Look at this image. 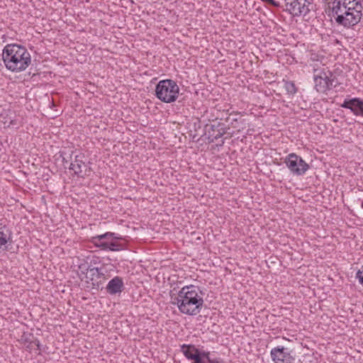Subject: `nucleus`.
I'll return each mask as SVG.
<instances>
[{
  "label": "nucleus",
  "mask_w": 363,
  "mask_h": 363,
  "mask_svg": "<svg viewBox=\"0 0 363 363\" xmlns=\"http://www.w3.org/2000/svg\"><path fill=\"white\" fill-rule=\"evenodd\" d=\"M270 355L274 363H292L294 360L289 349L283 346H277L272 349Z\"/></svg>",
  "instance_id": "10"
},
{
  "label": "nucleus",
  "mask_w": 363,
  "mask_h": 363,
  "mask_svg": "<svg viewBox=\"0 0 363 363\" xmlns=\"http://www.w3.org/2000/svg\"><path fill=\"white\" fill-rule=\"evenodd\" d=\"M199 355L203 359L206 361L208 363H222V360L218 358L211 359L210 357V352L204 350H199Z\"/></svg>",
  "instance_id": "19"
},
{
  "label": "nucleus",
  "mask_w": 363,
  "mask_h": 363,
  "mask_svg": "<svg viewBox=\"0 0 363 363\" xmlns=\"http://www.w3.org/2000/svg\"><path fill=\"white\" fill-rule=\"evenodd\" d=\"M356 278L359 280V284L363 286V266L362 269L358 270L357 272Z\"/></svg>",
  "instance_id": "23"
},
{
  "label": "nucleus",
  "mask_w": 363,
  "mask_h": 363,
  "mask_svg": "<svg viewBox=\"0 0 363 363\" xmlns=\"http://www.w3.org/2000/svg\"><path fill=\"white\" fill-rule=\"evenodd\" d=\"M309 0H291L286 1L283 9L294 16H306L311 11Z\"/></svg>",
  "instance_id": "7"
},
{
  "label": "nucleus",
  "mask_w": 363,
  "mask_h": 363,
  "mask_svg": "<svg viewBox=\"0 0 363 363\" xmlns=\"http://www.w3.org/2000/svg\"><path fill=\"white\" fill-rule=\"evenodd\" d=\"M73 151H71V153H69V160H72V155L73 154Z\"/></svg>",
  "instance_id": "31"
},
{
  "label": "nucleus",
  "mask_w": 363,
  "mask_h": 363,
  "mask_svg": "<svg viewBox=\"0 0 363 363\" xmlns=\"http://www.w3.org/2000/svg\"><path fill=\"white\" fill-rule=\"evenodd\" d=\"M224 143H225V140H224V139H223V140H221V143L220 144V146H222V145L224 144Z\"/></svg>",
  "instance_id": "30"
},
{
  "label": "nucleus",
  "mask_w": 363,
  "mask_h": 363,
  "mask_svg": "<svg viewBox=\"0 0 363 363\" xmlns=\"http://www.w3.org/2000/svg\"><path fill=\"white\" fill-rule=\"evenodd\" d=\"M263 2L267 3L269 5H272L274 7H279L280 3L279 1L274 0H261Z\"/></svg>",
  "instance_id": "26"
},
{
  "label": "nucleus",
  "mask_w": 363,
  "mask_h": 363,
  "mask_svg": "<svg viewBox=\"0 0 363 363\" xmlns=\"http://www.w3.org/2000/svg\"><path fill=\"white\" fill-rule=\"evenodd\" d=\"M225 121L228 123L230 128L235 129L237 132L240 133L247 127V124L242 115L239 112H233L229 114L225 118Z\"/></svg>",
  "instance_id": "11"
},
{
  "label": "nucleus",
  "mask_w": 363,
  "mask_h": 363,
  "mask_svg": "<svg viewBox=\"0 0 363 363\" xmlns=\"http://www.w3.org/2000/svg\"><path fill=\"white\" fill-rule=\"evenodd\" d=\"M285 2L288 1V0H284Z\"/></svg>",
  "instance_id": "33"
},
{
  "label": "nucleus",
  "mask_w": 363,
  "mask_h": 363,
  "mask_svg": "<svg viewBox=\"0 0 363 363\" xmlns=\"http://www.w3.org/2000/svg\"><path fill=\"white\" fill-rule=\"evenodd\" d=\"M118 238L113 233H106L102 235H99L93 238V242L96 246V242H106L107 240H113V239H118Z\"/></svg>",
  "instance_id": "17"
},
{
  "label": "nucleus",
  "mask_w": 363,
  "mask_h": 363,
  "mask_svg": "<svg viewBox=\"0 0 363 363\" xmlns=\"http://www.w3.org/2000/svg\"><path fill=\"white\" fill-rule=\"evenodd\" d=\"M205 129V135H207L206 138L208 143H213L216 140L220 138L226 133H228L230 135V138H231L234 133V132H228L230 130L229 125H226L224 123L216 120L213 124H207Z\"/></svg>",
  "instance_id": "5"
},
{
  "label": "nucleus",
  "mask_w": 363,
  "mask_h": 363,
  "mask_svg": "<svg viewBox=\"0 0 363 363\" xmlns=\"http://www.w3.org/2000/svg\"><path fill=\"white\" fill-rule=\"evenodd\" d=\"M179 87L172 79L160 80L155 88V96L164 103L175 101L179 96Z\"/></svg>",
  "instance_id": "4"
},
{
  "label": "nucleus",
  "mask_w": 363,
  "mask_h": 363,
  "mask_svg": "<svg viewBox=\"0 0 363 363\" xmlns=\"http://www.w3.org/2000/svg\"><path fill=\"white\" fill-rule=\"evenodd\" d=\"M181 352L186 359L191 360L199 352V350L194 345L184 344L181 346Z\"/></svg>",
  "instance_id": "15"
},
{
  "label": "nucleus",
  "mask_w": 363,
  "mask_h": 363,
  "mask_svg": "<svg viewBox=\"0 0 363 363\" xmlns=\"http://www.w3.org/2000/svg\"><path fill=\"white\" fill-rule=\"evenodd\" d=\"M106 279V274L102 272L101 269L93 267L90 269L89 279L91 281L93 288L99 289L104 284Z\"/></svg>",
  "instance_id": "13"
},
{
  "label": "nucleus",
  "mask_w": 363,
  "mask_h": 363,
  "mask_svg": "<svg viewBox=\"0 0 363 363\" xmlns=\"http://www.w3.org/2000/svg\"><path fill=\"white\" fill-rule=\"evenodd\" d=\"M85 156L84 154L77 155L74 160L70 163L69 169L74 171V175L78 177L84 178L89 175L91 168L88 167L84 162Z\"/></svg>",
  "instance_id": "9"
},
{
  "label": "nucleus",
  "mask_w": 363,
  "mask_h": 363,
  "mask_svg": "<svg viewBox=\"0 0 363 363\" xmlns=\"http://www.w3.org/2000/svg\"><path fill=\"white\" fill-rule=\"evenodd\" d=\"M96 246L103 250L111 251L118 250L120 248V245L113 240H107L106 242H96Z\"/></svg>",
  "instance_id": "18"
},
{
  "label": "nucleus",
  "mask_w": 363,
  "mask_h": 363,
  "mask_svg": "<svg viewBox=\"0 0 363 363\" xmlns=\"http://www.w3.org/2000/svg\"><path fill=\"white\" fill-rule=\"evenodd\" d=\"M328 76L325 72H321L320 75H314L315 89L318 92L326 93L328 90L335 87L337 84H333L336 78L331 72Z\"/></svg>",
  "instance_id": "8"
},
{
  "label": "nucleus",
  "mask_w": 363,
  "mask_h": 363,
  "mask_svg": "<svg viewBox=\"0 0 363 363\" xmlns=\"http://www.w3.org/2000/svg\"><path fill=\"white\" fill-rule=\"evenodd\" d=\"M66 154H67V153H66L65 152H62L61 153V156L62 157V163H63L64 164H65L68 163V162H69V159H68V158H66V157L64 156V155H66Z\"/></svg>",
  "instance_id": "28"
},
{
  "label": "nucleus",
  "mask_w": 363,
  "mask_h": 363,
  "mask_svg": "<svg viewBox=\"0 0 363 363\" xmlns=\"http://www.w3.org/2000/svg\"><path fill=\"white\" fill-rule=\"evenodd\" d=\"M362 1H357L345 5L340 4L333 6L332 12L338 26L346 28H352L357 25L362 18Z\"/></svg>",
  "instance_id": "2"
},
{
  "label": "nucleus",
  "mask_w": 363,
  "mask_h": 363,
  "mask_svg": "<svg viewBox=\"0 0 363 363\" xmlns=\"http://www.w3.org/2000/svg\"><path fill=\"white\" fill-rule=\"evenodd\" d=\"M204 293L199 286L194 285L182 287L174 298L180 313L188 315H196L200 313L203 306Z\"/></svg>",
  "instance_id": "1"
},
{
  "label": "nucleus",
  "mask_w": 363,
  "mask_h": 363,
  "mask_svg": "<svg viewBox=\"0 0 363 363\" xmlns=\"http://www.w3.org/2000/svg\"><path fill=\"white\" fill-rule=\"evenodd\" d=\"M9 234V230L5 225H0V249H7L6 245L10 239Z\"/></svg>",
  "instance_id": "16"
},
{
  "label": "nucleus",
  "mask_w": 363,
  "mask_h": 363,
  "mask_svg": "<svg viewBox=\"0 0 363 363\" xmlns=\"http://www.w3.org/2000/svg\"><path fill=\"white\" fill-rule=\"evenodd\" d=\"M106 291L110 295L120 294L124 289L123 279L120 277H115L110 280L106 287Z\"/></svg>",
  "instance_id": "14"
},
{
  "label": "nucleus",
  "mask_w": 363,
  "mask_h": 363,
  "mask_svg": "<svg viewBox=\"0 0 363 363\" xmlns=\"http://www.w3.org/2000/svg\"><path fill=\"white\" fill-rule=\"evenodd\" d=\"M78 268L82 274L86 275V277L89 278L87 277V274H88V272L90 273V269H91V268H90L89 263L84 261L83 262H82L79 264Z\"/></svg>",
  "instance_id": "21"
},
{
  "label": "nucleus",
  "mask_w": 363,
  "mask_h": 363,
  "mask_svg": "<svg viewBox=\"0 0 363 363\" xmlns=\"http://www.w3.org/2000/svg\"><path fill=\"white\" fill-rule=\"evenodd\" d=\"M26 342L28 345H26V349L29 351L35 350V345L33 343V340H28L26 339Z\"/></svg>",
  "instance_id": "25"
},
{
  "label": "nucleus",
  "mask_w": 363,
  "mask_h": 363,
  "mask_svg": "<svg viewBox=\"0 0 363 363\" xmlns=\"http://www.w3.org/2000/svg\"><path fill=\"white\" fill-rule=\"evenodd\" d=\"M17 125L16 120H11L9 122L8 126L10 127V126H14V125Z\"/></svg>",
  "instance_id": "29"
},
{
  "label": "nucleus",
  "mask_w": 363,
  "mask_h": 363,
  "mask_svg": "<svg viewBox=\"0 0 363 363\" xmlns=\"http://www.w3.org/2000/svg\"><path fill=\"white\" fill-rule=\"evenodd\" d=\"M362 207L363 208V201L362 202Z\"/></svg>",
  "instance_id": "32"
},
{
  "label": "nucleus",
  "mask_w": 363,
  "mask_h": 363,
  "mask_svg": "<svg viewBox=\"0 0 363 363\" xmlns=\"http://www.w3.org/2000/svg\"><path fill=\"white\" fill-rule=\"evenodd\" d=\"M284 163L291 171V172L296 176L303 175L309 169V165L295 153L289 154L285 159Z\"/></svg>",
  "instance_id": "6"
},
{
  "label": "nucleus",
  "mask_w": 363,
  "mask_h": 363,
  "mask_svg": "<svg viewBox=\"0 0 363 363\" xmlns=\"http://www.w3.org/2000/svg\"><path fill=\"white\" fill-rule=\"evenodd\" d=\"M357 1H362L361 0H334L333 1V6L337 5V2H339L340 4L345 5L347 3H354Z\"/></svg>",
  "instance_id": "22"
},
{
  "label": "nucleus",
  "mask_w": 363,
  "mask_h": 363,
  "mask_svg": "<svg viewBox=\"0 0 363 363\" xmlns=\"http://www.w3.org/2000/svg\"><path fill=\"white\" fill-rule=\"evenodd\" d=\"M340 107L350 109L357 116H363V100L360 98L345 99Z\"/></svg>",
  "instance_id": "12"
},
{
  "label": "nucleus",
  "mask_w": 363,
  "mask_h": 363,
  "mask_svg": "<svg viewBox=\"0 0 363 363\" xmlns=\"http://www.w3.org/2000/svg\"><path fill=\"white\" fill-rule=\"evenodd\" d=\"M284 88L289 94L294 95L297 91V88L295 84L291 81H286L284 82Z\"/></svg>",
  "instance_id": "20"
},
{
  "label": "nucleus",
  "mask_w": 363,
  "mask_h": 363,
  "mask_svg": "<svg viewBox=\"0 0 363 363\" xmlns=\"http://www.w3.org/2000/svg\"><path fill=\"white\" fill-rule=\"evenodd\" d=\"M33 343L35 345V350L39 351L38 354H40V351L43 350L42 345L40 343V341L37 338L33 337Z\"/></svg>",
  "instance_id": "24"
},
{
  "label": "nucleus",
  "mask_w": 363,
  "mask_h": 363,
  "mask_svg": "<svg viewBox=\"0 0 363 363\" xmlns=\"http://www.w3.org/2000/svg\"><path fill=\"white\" fill-rule=\"evenodd\" d=\"M2 59L6 67L13 72L25 70L30 64V55L27 49L17 44H9L3 50Z\"/></svg>",
  "instance_id": "3"
},
{
  "label": "nucleus",
  "mask_w": 363,
  "mask_h": 363,
  "mask_svg": "<svg viewBox=\"0 0 363 363\" xmlns=\"http://www.w3.org/2000/svg\"><path fill=\"white\" fill-rule=\"evenodd\" d=\"M191 360L194 361L192 363H206L203 358L199 355V352Z\"/></svg>",
  "instance_id": "27"
}]
</instances>
